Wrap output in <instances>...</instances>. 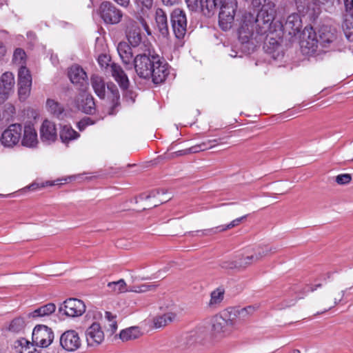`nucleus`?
<instances>
[{"label": "nucleus", "mask_w": 353, "mask_h": 353, "mask_svg": "<svg viewBox=\"0 0 353 353\" xmlns=\"http://www.w3.org/2000/svg\"><path fill=\"white\" fill-rule=\"evenodd\" d=\"M21 132L22 126L21 124H11L3 132L0 141L5 147L12 148L19 143L21 137Z\"/></svg>", "instance_id": "nucleus-12"}, {"label": "nucleus", "mask_w": 353, "mask_h": 353, "mask_svg": "<svg viewBox=\"0 0 353 353\" xmlns=\"http://www.w3.org/2000/svg\"><path fill=\"white\" fill-rule=\"evenodd\" d=\"M352 180V176L350 174H341L336 176V182L339 185H345Z\"/></svg>", "instance_id": "nucleus-52"}, {"label": "nucleus", "mask_w": 353, "mask_h": 353, "mask_svg": "<svg viewBox=\"0 0 353 353\" xmlns=\"http://www.w3.org/2000/svg\"><path fill=\"white\" fill-rule=\"evenodd\" d=\"M46 108L50 114L59 119H63L66 115L63 105L54 99H47Z\"/></svg>", "instance_id": "nucleus-30"}, {"label": "nucleus", "mask_w": 353, "mask_h": 353, "mask_svg": "<svg viewBox=\"0 0 353 353\" xmlns=\"http://www.w3.org/2000/svg\"><path fill=\"white\" fill-rule=\"evenodd\" d=\"M256 257L252 254L234 261H224L222 263V268L243 270L256 263Z\"/></svg>", "instance_id": "nucleus-21"}, {"label": "nucleus", "mask_w": 353, "mask_h": 353, "mask_svg": "<svg viewBox=\"0 0 353 353\" xmlns=\"http://www.w3.org/2000/svg\"><path fill=\"white\" fill-rule=\"evenodd\" d=\"M35 346L33 341L30 343L24 338H21L14 343V348L17 353H41V351L37 350Z\"/></svg>", "instance_id": "nucleus-29"}, {"label": "nucleus", "mask_w": 353, "mask_h": 353, "mask_svg": "<svg viewBox=\"0 0 353 353\" xmlns=\"http://www.w3.org/2000/svg\"><path fill=\"white\" fill-rule=\"evenodd\" d=\"M199 6V10L207 17H212L218 12V25L221 27V0H200Z\"/></svg>", "instance_id": "nucleus-17"}, {"label": "nucleus", "mask_w": 353, "mask_h": 353, "mask_svg": "<svg viewBox=\"0 0 353 353\" xmlns=\"http://www.w3.org/2000/svg\"><path fill=\"white\" fill-rule=\"evenodd\" d=\"M236 9V0H222V30L231 29L234 22Z\"/></svg>", "instance_id": "nucleus-10"}, {"label": "nucleus", "mask_w": 353, "mask_h": 353, "mask_svg": "<svg viewBox=\"0 0 353 353\" xmlns=\"http://www.w3.org/2000/svg\"><path fill=\"white\" fill-rule=\"evenodd\" d=\"M254 311V307L251 305L241 309L228 307L223 311L222 319L225 321L227 325L232 327L234 325V320L237 317L244 320L252 315Z\"/></svg>", "instance_id": "nucleus-11"}, {"label": "nucleus", "mask_w": 353, "mask_h": 353, "mask_svg": "<svg viewBox=\"0 0 353 353\" xmlns=\"http://www.w3.org/2000/svg\"><path fill=\"white\" fill-rule=\"evenodd\" d=\"M154 0H136L137 4L141 5L143 7L150 9L153 5Z\"/></svg>", "instance_id": "nucleus-56"}, {"label": "nucleus", "mask_w": 353, "mask_h": 353, "mask_svg": "<svg viewBox=\"0 0 353 353\" xmlns=\"http://www.w3.org/2000/svg\"><path fill=\"white\" fill-rule=\"evenodd\" d=\"M106 85L108 91V100L110 103L107 112L109 115H115L121 107L119 91L113 82H108Z\"/></svg>", "instance_id": "nucleus-15"}, {"label": "nucleus", "mask_w": 353, "mask_h": 353, "mask_svg": "<svg viewBox=\"0 0 353 353\" xmlns=\"http://www.w3.org/2000/svg\"><path fill=\"white\" fill-rule=\"evenodd\" d=\"M207 329L208 337L212 340V343H218L221 333V315L217 314L212 316L209 321Z\"/></svg>", "instance_id": "nucleus-25"}, {"label": "nucleus", "mask_w": 353, "mask_h": 353, "mask_svg": "<svg viewBox=\"0 0 353 353\" xmlns=\"http://www.w3.org/2000/svg\"><path fill=\"white\" fill-rule=\"evenodd\" d=\"M342 27L347 39L353 41V19H343Z\"/></svg>", "instance_id": "nucleus-41"}, {"label": "nucleus", "mask_w": 353, "mask_h": 353, "mask_svg": "<svg viewBox=\"0 0 353 353\" xmlns=\"http://www.w3.org/2000/svg\"><path fill=\"white\" fill-rule=\"evenodd\" d=\"M302 21L298 14L293 13L288 17L284 24H281L282 30L291 37L296 36L301 31Z\"/></svg>", "instance_id": "nucleus-19"}, {"label": "nucleus", "mask_w": 353, "mask_h": 353, "mask_svg": "<svg viewBox=\"0 0 353 353\" xmlns=\"http://www.w3.org/2000/svg\"><path fill=\"white\" fill-rule=\"evenodd\" d=\"M56 310V305L52 303H47L44 305L39 307V308L34 310L33 312L29 313L28 316L29 318H37V317H43L47 316L52 313H54Z\"/></svg>", "instance_id": "nucleus-33"}, {"label": "nucleus", "mask_w": 353, "mask_h": 353, "mask_svg": "<svg viewBox=\"0 0 353 353\" xmlns=\"http://www.w3.org/2000/svg\"><path fill=\"white\" fill-rule=\"evenodd\" d=\"M15 113V108L10 103H7L4 106L1 119L9 121Z\"/></svg>", "instance_id": "nucleus-44"}, {"label": "nucleus", "mask_w": 353, "mask_h": 353, "mask_svg": "<svg viewBox=\"0 0 353 353\" xmlns=\"http://www.w3.org/2000/svg\"><path fill=\"white\" fill-rule=\"evenodd\" d=\"M170 22L173 32L178 39H183L187 32V17L181 8L174 9L170 14Z\"/></svg>", "instance_id": "nucleus-5"}, {"label": "nucleus", "mask_w": 353, "mask_h": 353, "mask_svg": "<svg viewBox=\"0 0 353 353\" xmlns=\"http://www.w3.org/2000/svg\"><path fill=\"white\" fill-rule=\"evenodd\" d=\"M37 134L32 125H28L24 127L23 137L21 143L26 147H34L37 143Z\"/></svg>", "instance_id": "nucleus-31"}, {"label": "nucleus", "mask_w": 353, "mask_h": 353, "mask_svg": "<svg viewBox=\"0 0 353 353\" xmlns=\"http://www.w3.org/2000/svg\"><path fill=\"white\" fill-rule=\"evenodd\" d=\"M141 336V332L139 327H130L123 330L119 334V338L123 341H128L130 340H134L139 338Z\"/></svg>", "instance_id": "nucleus-35"}, {"label": "nucleus", "mask_w": 353, "mask_h": 353, "mask_svg": "<svg viewBox=\"0 0 353 353\" xmlns=\"http://www.w3.org/2000/svg\"><path fill=\"white\" fill-rule=\"evenodd\" d=\"M123 92V97L128 101L134 102L136 93L130 89V85H127L126 88L121 89Z\"/></svg>", "instance_id": "nucleus-48"}, {"label": "nucleus", "mask_w": 353, "mask_h": 353, "mask_svg": "<svg viewBox=\"0 0 353 353\" xmlns=\"http://www.w3.org/2000/svg\"><path fill=\"white\" fill-rule=\"evenodd\" d=\"M179 0H162L163 5L166 6H172L178 3Z\"/></svg>", "instance_id": "nucleus-60"}, {"label": "nucleus", "mask_w": 353, "mask_h": 353, "mask_svg": "<svg viewBox=\"0 0 353 353\" xmlns=\"http://www.w3.org/2000/svg\"><path fill=\"white\" fill-rule=\"evenodd\" d=\"M245 217L246 216H243L233 220L229 224L222 225V232L239 225L241 222L245 219Z\"/></svg>", "instance_id": "nucleus-53"}, {"label": "nucleus", "mask_w": 353, "mask_h": 353, "mask_svg": "<svg viewBox=\"0 0 353 353\" xmlns=\"http://www.w3.org/2000/svg\"><path fill=\"white\" fill-rule=\"evenodd\" d=\"M90 82L97 96L101 99H104L105 97V83L103 77L98 74H92L90 77Z\"/></svg>", "instance_id": "nucleus-32"}, {"label": "nucleus", "mask_w": 353, "mask_h": 353, "mask_svg": "<svg viewBox=\"0 0 353 353\" xmlns=\"http://www.w3.org/2000/svg\"><path fill=\"white\" fill-rule=\"evenodd\" d=\"M19 86V96L21 99H26L28 96L31 85H18Z\"/></svg>", "instance_id": "nucleus-51"}, {"label": "nucleus", "mask_w": 353, "mask_h": 353, "mask_svg": "<svg viewBox=\"0 0 353 353\" xmlns=\"http://www.w3.org/2000/svg\"><path fill=\"white\" fill-rule=\"evenodd\" d=\"M262 8L255 17L253 14L249 13L245 15V26L248 27V23H254V31L249 35H245L243 38L242 36L244 26H243L239 30V37L242 39V42H248L250 38L257 39V36L263 37L265 35L270 29L271 24L274 19L275 9L274 3H268L267 5H262Z\"/></svg>", "instance_id": "nucleus-2"}, {"label": "nucleus", "mask_w": 353, "mask_h": 353, "mask_svg": "<svg viewBox=\"0 0 353 353\" xmlns=\"http://www.w3.org/2000/svg\"><path fill=\"white\" fill-rule=\"evenodd\" d=\"M141 35L139 32H137L135 31L132 32H130L128 36V39L130 44L134 47H138L141 42Z\"/></svg>", "instance_id": "nucleus-46"}, {"label": "nucleus", "mask_w": 353, "mask_h": 353, "mask_svg": "<svg viewBox=\"0 0 353 353\" xmlns=\"http://www.w3.org/2000/svg\"><path fill=\"white\" fill-rule=\"evenodd\" d=\"M26 54L21 48H17L13 54L12 61L14 63L19 65L20 67L25 65Z\"/></svg>", "instance_id": "nucleus-42"}, {"label": "nucleus", "mask_w": 353, "mask_h": 353, "mask_svg": "<svg viewBox=\"0 0 353 353\" xmlns=\"http://www.w3.org/2000/svg\"><path fill=\"white\" fill-rule=\"evenodd\" d=\"M137 20L139 21V23L142 25V26L143 27V28L146 30V31H148L149 30V26L147 23V21L145 19V18L142 16H138L137 17Z\"/></svg>", "instance_id": "nucleus-58"}, {"label": "nucleus", "mask_w": 353, "mask_h": 353, "mask_svg": "<svg viewBox=\"0 0 353 353\" xmlns=\"http://www.w3.org/2000/svg\"><path fill=\"white\" fill-rule=\"evenodd\" d=\"M117 316L112 314L110 312H105V319L109 322V321H116Z\"/></svg>", "instance_id": "nucleus-59"}, {"label": "nucleus", "mask_w": 353, "mask_h": 353, "mask_svg": "<svg viewBox=\"0 0 353 353\" xmlns=\"http://www.w3.org/2000/svg\"><path fill=\"white\" fill-rule=\"evenodd\" d=\"M154 199L155 201L150 204L153 207L158 206L160 204L168 201L171 199L170 194L168 195V192L164 189L154 190L148 194L143 193L139 196L140 200H148L150 199Z\"/></svg>", "instance_id": "nucleus-22"}, {"label": "nucleus", "mask_w": 353, "mask_h": 353, "mask_svg": "<svg viewBox=\"0 0 353 353\" xmlns=\"http://www.w3.org/2000/svg\"><path fill=\"white\" fill-rule=\"evenodd\" d=\"M93 124H94V121H93L91 118L86 117L81 119L77 123V128L80 131H83L87 126Z\"/></svg>", "instance_id": "nucleus-50"}, {"label": "nucleus", "mask_w": 353, "mask_h": 353, "mask_svg": "<svg viewBox=\"0 0 353 353\" xmlns=\"http://www.w3.org/2000/svg\"><path fill=\"white\" fill-rule=\"evenodd\" d=\"M5 52H6L5 47L2 44L0 43V57L3 56Z\"/></svg>", "instance_id": "nucleus-63"}, {"label": "nucleus", "mask_w": 353, "mask_h": 353, "mask_svg": "<svg viewBox=\"0 0 353 353\" xmlns=\"http://www.w3.org/2000/svg\"><path fill=\"white\" fill-rule=\"evenodd\" d=\"M111 58L110 56L105 54H101L99 56L98 63L101 68H110L111 63H110Z\"/></svg>", "instance_id": "nucleus-49"}, {"label": "nucleus", "mask_w": 353, "mask_h": 353, "mask_svg": "<svg viewBox=\"0 0 353 353\" xmlns=\"http://www.w3.org/2000/svg\"><path fill=\"white\" fill-rule=\"evenodd\" d=\"M133 68L140 78H152L155 84L163 83L169 74L168 64L161 61L159 55L150 50L135 56Z\"/></svg>", "instance_id": "nucleus-1"}, {"label": "nucleus", "mask_w": 353, "mask_h": 353, "mask_svg": "<svg viewBox=\"0 0 353 353\" xmlns=\"http://www.w3.org/2000/svg\"><path fill=\"white\" fill-rule=\"evenodd\" d=\"M108 287L112 292L117 294L128 291V290L125 289L126 283L123 279H120L117 281L110 282L108 284Z\"/></svg>", "instance_id": "nucleus-40"}, {"label": "nucleus", "mask_w": 353, "mask_h": 353, "mask_svg": "<svg viewBox=\"0 0 353 353\" xmlns=\"http://www.w3.org/2000/svg\"><path fill=\"white\" fill-rule=\"evenodd\" d=\"M321 286V284H318V285H316L314 288L313 287H310V289H308V291H314L315 290H316L317 288H320Z\"/></svg>", "instance_id": "nucleus-64"}, {"label": "nucleus", "mask_w": 353, "mask_h": 353, "mask_svg": "<svg viewBox=\"0 0 353 353\" xmlns=\"http://www.w3.org/2000/svg\"><path fill=\"white\" fill-rule=\"evenodd\" d=\"M85 312V305L80 299L70 298L60 304L58 314L60 317H78Z\"/></svg>", "instance_id": "nucleus-4"}, {"label": "nucleus", "mask_w": 353, "mask_h": 353, "mask_svg": "<svg viewBox=\"0 0 353 353\" xmlns=\"http://www.w3.org/2000/svg\"><path fill=\"white\" fill-rule=\"evenodd\" d=\"M68 77L70 81L82 91H85L88 87V77L83 69L78 65H73L68 70Z\"/></svg>", "instance_id": "nucleus-13"}, {"label": "nucleus", "mask_w": 353, "mask_h": 353, "mask_svg": "<svg viewBox=\"0 0 353 353\" xmlns=\"http://www.w3.org/2000/svg\"><path fill=\"white\" fill-rule=\"evenodd\" d=\"M185 340V346L187 347L202 345L210 347L215 345L212 343V340L208 337L205 328L201 327L189 332Z\"/></svg>", "instance_id": "nucleus-8"}, {"label": "nucleus", "mask_w": 353, "mask_h": 353, "mask_svg": "<svg viewBox=\"0 0 353 353\" xmlns=\"http://www.w3.org/2000/svg\"><path fill=\"white\" fill-rule=\"evenodd\" d=\"M117 51L125 68L127 70L132 69L134 59L133 52L130 46L126 42H120L117 46Z\"/></svg>", "instance_id": "nucleus-23"}, {"label": "nucleus", "mask_w": 353, "mask_h": 353, "mask_svg": "<svg viewBox=\"0 0 353 353\" xmlns=\"http://www.w3.org/2000/svg\"><path fill=\"white\" fill-rule=\"evenodd\" d=\"M78 108L85 114H93L96 110V105L92 94L88 93L81 94V101L78 104Z\"/></svg>", "instance_id": "nucleus-28"}, {"label": "nucleus", "mask_w": 353, "mask_h": 353, "mask_svg": "<svg viewBox=\"0 0 353 353\" xmlns=\"http://www.w3.org/2000/svg\"><path fill=\"white\" fill-rule=\"evenodd\" d=\"M155 21L159 32L163 37H168L170 34L168 17L163 9H157L155 13Z\"/></svg>", "instance_id": "nucleus-27"}, {"label": "nucleus", "mask_w": 353, "mask_h": 353, "mask_svg": "<svg viewBox=\"0 0 353 353\" xmlns=\"http://www.w3.org/2000/svg\"><path fill=\"white\" fill-rule=\"evenodd\" d=\"M88 345L96 346L100 345L104 340V332L99 323L94 322L85 331Z\"/></svg>", "instance_id": "nucleus-18"}, {"label": "nucleus", "mask_w": 353, "mask_h": 353, "mask_svg": "<svg viewBox=\"0 0 353 353\" xmlns=\"http://www.w3.org/2000/svg\"><path fill=\"white\" fill-rule=\"evenodd\" d=\"M221 304V288H217L210 294V300L208 303V307L214 310Z\"/></svg>", "instance_id": "nucleus-39"}, {"label": "nucleus", "mask_w": 353, "mask_h": 353, "mask_svg": "<svg viewBox=\"0 0 353 353\" xmlns=\"http://www.w3.org/2000/svg\"><path fill=\"white\" fill-rule=\"evenodd\" d=\"M110 73L121 89L126 88L127 85H130V81L127 74L119 64L115 63H111Z\"/></svg>", "instance_id": "nucleus-26"}, {"label": "nucleus", "mask_w": 353, "mask_h": 353, "mask_svg": "<svg viewBox=\"0 0 353 353\" xmlns=\"http://www.w3.org/2000/svg\"><path fill=\"white\" fill-rule=\"evenodd\" d=\"M105 329L107 332H110V334L112 335L117 330V321L108 322V325H105Z\"/></svg>", "instance_id": "nucleus-55"}, {"label": "nucleus", "mask_w": 353, "mask_h": 353, "mask_svg": "<svg viewBox=\"0 0 353 353\" xmlns=\"http://www.w3.org/2000/svg\"><path fill=\"white\" fill-rule=\"evenodd\" d=\"M18 85H32V77L29 70L22 65L18 72Z\"/></svg>", "instance_id": "nucleus-38"}, {"label": "nucleus", "mask_w": 353, "mask_h": 353, "mask_svg": "<svg viewBox=\"0 0 353 353\" xmlns=\"http://www.w3.org/2000/svg\"><path fill=\"white\" fill-rule=\"evenodd\" d=\"M319 43L323 48L336 50L341 43L337 30L330 26H322L319 30Z\"/></svg>", "instance_id": "nucleus-3"}, {"label": "nucleus", "mask_w": 353, "mask_h": 353, "mask_svg": "<svg viewBox=\"0 0 353 353\" xmlns=\"http://www.w3.org/2000/svg\"><path fill=\"white\" fill-rule=\"evenodd\" d=\"M99 13L106 24H117L123 17L122 12L110 1L101 3L99 7Z\"/></svg>", "instance_id": "nucleus-7"}, {"label": "nucleus", "mask_w": 353, "mask_h": 353, "mask_svg": "<svg viewBox=\"0 0 353 353\" xmlns=\"http://www.w3.org/2000/svg\"><path fill=\"white\" fill-rule=\"evenodd\" d=\"M114 1L123 7H127L130 3V0H114Z\"/></svg>", "instance_id": "nucleus-61"}, {"label": "nucleus", "mask_w": 353, "mask_h": 353, "mask_svg": "<svg viewBox=\"0 0 353 353\" xmlns=\"http://www.w3.org/2000/svg\"><path fill=\"white\" fill-rule=\"evenodd\" d=\"M60 344L66 351L74 352L81 347V341L76 331L68 330L61 336Z\"/></svg>", "instance_id": "nucleus-14"}, {"label": "nucleus", "mask_w": 353, "mask_h": 353, "mask_svg": "<svg viewBox=\"0 0 353 353\" xmlns=\"http://www.w3.org/2000/svg\"><path fill=\"white\" fill-rule=\"evenodd\" d=\"M14 78L12 72H6L0 77V104L3 103L13 92Z\"/></svg>", "instance_id": "nucleus-16"}, {"label": "nucleus", "mask_w": 353, "mask_h": 353, "mask_svg": "<svg viewBox=\"0 0 353 353\" xmlns=\"http://www.w3.org/2000/svg\"><path fill=\"white\" fill-rule=\"evenodd\" d=\"M26 325L24 318L18 316L10 322L6 330L12 333L19 334L24 330Z\"/></svg>", "instance_id": "nucleus-36"}, {"label": "nucleus", "mask_w": 353, "mask_h": 353, "mask_svg": "<svg viewBox=\"0 0 353 353\" xmlns=\"http://www.w3.org/2000/svg\"><path fill=\"white\" fill-rule=\"evenodd\" d=\"M216 140H209L208 142H203L200 144L195 145L189 148L179 150L167 154L168 159H174L179 157L188 155L190 154L197 153L213 148L216 144Z\"/></svg>", "instance_id": "nucleus-20"}, {"label": "nucleus", "mask_w": 353, "mask_h": 353, "mask_svg": "<svg viewBox=\"0 0 353 353\" xmlns=\"http://www.w3.org/2000/svg\"><path fill=\"white\" fill-rule=\"evenodd\" d=\"M319 41L316 34L312 26H306L301 35L300 45L303 54L311 55L314 54L318 48Z\"/></svg>", "instance_id": "nucleus-6"}, {"label": "nucleus", "mask_w": 353, "mask_h": 353, "mask_svg": "<svg viewBox=\"0 0 353 353\" xmlns=\"http://www.w3.org/2000/svg\"><path fill=\"white\" fill-rule=\"evenodd\" d=\"M157 285L154 284H143L137 286H134L132 288L128 290L130 292H134L137 293L145 292L148 291L153 290L156 288Z\"/></svg>", "instance_id": "nucleus-47"}, {"label": "nucleus", "mask_w": 353, "mask_h": 353, "mask_svg": "<svg viewBox=\"0 0 353 353\" xmlns=\"http://www.w3.org/2000/svg\"><path fill=\"white\" fill-rule=\"evenodd\" d=\"M345 12L343 14V19H353V0H343Z\"/></svg>", "instance_id": "nucleus-45"}, {"label": "nucleus", "mask_w": 353, "mask_h": 353, "mask_svg": "<svg viewBox=\"0 0 353 353\" xmlns=\"http://www.w3.org/2000/svg\"><path fill=\"white\" fill-rule=\"evenodd\" d=\"M276 252V249L273 247H264L258 249L256 252H254V256L256 257V261L258 262L261 260L264 256H268L272 253H275Z\"/></svg>", "instance_id": "nucleus-43"}, {"label": "nucleus", "mask_w": 353, "mask_h": 353, "mask_svg": "<svg viewBox=\"0 0 353 353\" xmlns=\"http://www.w3.org/2000/svg\"><path fill=\"white\" fill-rule=\"evenodd\" d=\"M336 0H322L321 3L334 5ZM338 1L339 0H337Z\"/></svg>", "instance_id": "nucleus-62"}, {"label": "nucleus", "mask_w": 353, "mask_h": 353, "mask_svg": "<svg viewBox=\"0 0 353 353\" xmlns=\"http://www.w3.org/2000/svg\"><path fill=\"white\" fill-rule=\"evenodd\" d=\"M54 333L51 328L44 325H37L32 331V340L36 346L47 347L53 341Z\"/></svg>", "instance_id": "nucleus-9"}, {"label": "nucleus", "mask_w": 353, "mask_h": 353, "mask_svg": "<svg viewBox=\"0 0 353 353\" xmlns=\"http://www.w3.org/2000/svg\"><path fill=\"white\" fill-rule=\"evenodd\" d=\"M188 8L196 12L199 9V0H185Z\"/></svg>", "instance_id": "nucleus-54"}, {"label": "nucleus", "mask_w": 353, "mask_h": 353, "mask_svg": "<svg viewBox=\"0 0 353 353\" xmlns=\"http://www.w3.org/2000/svg\"><path fill=\"white\" fill-rule=\"evenodd\" d=\"M210 42L211 45L218 46L220 44L219 34L218 33H214L213 37L210 38Z\"/></svg>", "instance_id": "nucleus-57"}, {"label": "nucleus", "mask_w": 353, "mask_h": 353, "mask_svg": "<svg viewBox=\"0 0 353 353\" xmlns=\"http://www.w3.org/2000/svg\"><path fill=\"white\" fill-rule=\"evenodd\" d=\"M59 135L60 139L64 143H68L79 137V134L68 125H64L61 127Z\"/></svg>", "instance_id": "nucleus-34"}, {"label": "nucleus", "mask_w": 353, "mask_h": 353, "mask_svg": "<svg viewBox=\"0 0 353 353\" xmlns=\"http://www.w3.org/2000/svg\"><path fill=\"white\" fill-rule=\"evenodd\" d=\"M176 314L172 312L164 314L154 319V325L156 328H160L167 325L173 321Z\"/></svg>", "instance_id": "nucleus-37"}, {"label": "nucleus", "mask_w": 353, "mask_h": 353, "mask_svg": "<svg viewBox=\"0 0 353 353\" xmlns=\"http://www.w3.org/2000/svg\"><path fill=\"white\" fill-rule=\"evenodd\" d=\"M41 139L43 142H54L57 138L55 124L48 120H45L40 128Z\"/></svg>", "instance_id": "nucleus-24"}]
</instances>
